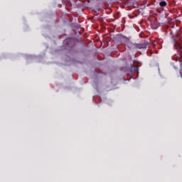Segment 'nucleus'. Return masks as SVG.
<instances>
[{"label": "nucleus", "instance_id": "nucleus-1", "mask_svg": "<svg viewBox=\"0 0 182 182\" xmlns=\"http://www.w3.org/2000/svg\"><path fill=\"white\" fill-rule=\"evenodd\" d=\"M149 45H150L149 41H144L142 43L136 44L135 47L136 49H146Z\"/></svg>", "mask_w": 182, "mask_h": 182}, {"label": "nucleus", "instance_id": "nucleus-2", "mask_svg": "<svg viewBox=\"0 0 182 182\" xmlns=\"http://www.w3.org/2000/svg\"><path fill=\"white\" fill-rule=\"evenodd\" d=\"M139 70V67L134 65V62L132 63V65H130V68L127 70V72L129 73H134Z\"/></svg>", "mask_w": 182, "mask_h": 182}, {"label": "nucleus", "instance_id": "nucleus-3", "mask_svg": "<svg viewBox=\"0 0 182 182\" xmlns=\"http://www.w3.org/2000/svg\"><path fill=\"white\" fill-rule=\"evenodd\" d=\"M159 6L161 8H164V7L167 6V2L164 1H160L159 2Z\"/></svg>", "mask_w": 182, "mask_h": 182}, {"label": "nucleus", "instance_id": "nucleus-4", "mask_svg": "<svg viewBox=\"0 0 182 182\" xmlns=\"http://www.w3.org/2000/svg\"><path fill=\"white\" fill-rule=\"evenodd\" d=\"M99 11H100L99 8L94 9V11H95L96 14H99Z\"/></svg>", "mask_w": 182, "mask_h": 182}]
</instances>
